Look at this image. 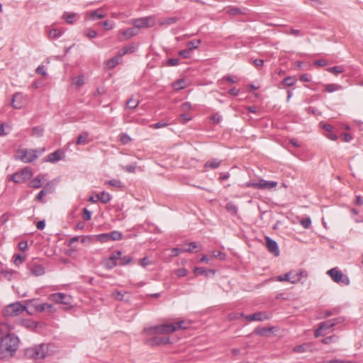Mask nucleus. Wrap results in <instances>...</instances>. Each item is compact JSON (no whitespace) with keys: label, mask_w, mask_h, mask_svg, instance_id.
<instances>
[{"label":"nucleus","mask_w":363,"mask_h":363,"mask_svg":"<svg viewBox=\"0 0 363 363\" xmlns=\"http://www.w3.org/2000/svg\"><path fill=\"white\" fill-rule=\"evenodd\" d=\"M335 326V323L332 320H328L324 322H322L319 324L318 328L315 330L314 335L315 337L319 336L324 335L322 332L326 329H329Z\"/></svg>","instance_id":"ddd939ff"},{"label":"nucleus","mask_w":363,"mask_h":363,"mask_svg":"<svg viewBox=\"0 0 363 363\" xmlns=\"http://www.w3.org/2000/svg\"><path fill=\"white\" fill-rule=\"evenodd\" d=\"M149 335H165L163 325L154 326L145 330Z\"/></svg>","instance_id":"6ab92c4d"},{"label":"nucleus","mask_w":363,"mask_h":363,"mask_svg":"<svg viewBox=\"0 0 363 363\" xmlns=\"http://www.w3.org/2000/svg\"><path fill=\"white\" fill-rule=\"evenodd\" d=\"M87 15L91 20L102 18L105 16V15L104 14L103 11L101 9H96L95 11H91L88 13Z\"/></svg>","instance_id":"b1692460"},{"label":"nucleus","mask_w":363,"mask_h":363,"mask_svg":"<svg viewBox=\"0 0 363 363\" xmlns=\"http://www.w3.org/2000/svg\"><path fill=\"white\" fill-rule=\"evenodd\" d=\"M62 33L57 30V29H52L50 30L49 35L50 37L54 38H58L62 35Z\"/></svg>","instance_id":"5fc2aeb1"},{"label":"nucleus","mask_w":363,"mask_h":363,"mask_svg":"<svg viewBox=\"0 0 363 363\" xmlns=\"http://www.w3.org/2000/svg\"><path fill=\"white\" fill-rule=\"evenodd\" d=\"M82 218L84 220H89L91 218V212L86 208L83 209Z\"/></svg>","instance_id":"e2e57ef3"},{"label":"nucleus","mask_w":363,"mask_h":363,"mask_svg":"<svg viewBox=\"0 0 363 363\" xmlns=\"http://www.w3.org/2000/svg\"><path fill=\"white\" fill-rule=\"evenodd\" d=\"M139 104V101L134 100L133 98H130L128 100L126 103V108L129 109H135Z\"/></svg>","instance_id":"49530a36"},{"label":"nucleus","mask_w":363,"mask_h":363,"mask_svg":"<svg viewBox=\"0 0 363 363\" xmlns=\"http://www.w3.org/2000/svg\"><path fill=\"white\" fill-rule=\"evenodd\" d=\"M179 55L181 56L182 57L184 58V59H186V58H189L191 55V52L186 48V49L184 50H180L179 52H178Z\"/></svg>","instance_id":"603ef678"},{"label":"nucleus","mask_w":363,"mask_h":363,"mask_svg":"<svg viewBox=\"0 0 363 363\" xmlns=\"http://www.w3.org/2000/svg\"><path fill=\"white\" fill-rule=\"evenodd\" d=\"M342 89L340 84H328L325 85V91L331 93L335 91H338Z\"/></svg>","instance_id":"bb28decb"},{"label":"nucleus","mask_w":363,"mask_h":363,"mask_svg":"<svg viewBox=\"0 0 363 363\" xmlns=\"http://www.w3.org/2000/svg\"><path fill=\"white\" fill-rule=\"evenodd\" d=\"M308 277V273L304 269H299L298 272H294L293 274L291 276V283L297 284L301 281L302 278H306Z\"/></svg>","instance_id":"f3484780"},{"label":"nucleus","mask_w":363,"mask_h":363,"mask_svg":"<svg viewBox=\"0 0 363 363\" xmlns=\"http://www.w3.org/2000/svg\"><path fill=\"white\" fill-rule=\"evenodd\" d=\"M184 323H185L184 320H180L179 322L174 323L164 324L163 327H164L165 335L172 333L179 329L187 328L186 325H184Z\"/></svg>","instance_id":"f8f14e48"},{"label":"nucleus","mask_w":363,"mask_h":363,"mask_svg":"<svg viewBox=\"0 0 363 363\" xmlns=\"http://www.w3.org/2000/svg\"><path fill=\"white\" fill-rule=\"evenodd\" d=\"M222 119V117L218 113H214L211 117V121L213 123H216V124H218L220 122Z\"/></svg>","instance_id":"13d9d810"},{"label":"nucleus","mask_w":363,"mask_h":363,"mask_svg":"<svg viewBox=\"0 0 363 363\" xmlns=\"http://www.w3.org/2000/svg\"><path fill=\"white\" fill-rule=\"evenodd\" d=\"M175 274L179 277H183L187 275V270L185 268H179L175 271Z\"/></svg>","instance_id":"0e129e2a"},{"label":"nucleus","mask_w":363,"mask_h":363,"mask_svg":"<svg viewBox=\"0 0 363 363\" xmlns=\"http://www.w3.org/2000/svg\"><path fill=\"white\" fill-rule=\"evenodd\" d=\"M177 18L171 17L168 18L160 23L161 25H171L175 23L177 21Z\"/></svg>","instance_id":"6e6d98bb"},{"label":"nucleus","mask_w":363,"mask_h":363,"mask_svg":"<svg viewBox=\"0 0 363 363\" xmlns=\"http://www.w3.org/2000/svg\"><path fill=\"white\" fill-rule=\"evenodd\" d=\"M29 186L33 189L40 188L42 186L40 176H38L35 178H34L32 181H30Z\"/></svg>","instance_id":"473e14b6"},{"label":"nucleus","mask_w":363,"mask_h":363,"mask_svg":"<svg viewBox=\"0 0 363 363\" xmlns=\"http://www.w3.org/2000/svg\"><path fill=\"white\" fill-rule=\"evenodd\" d=\"M191 119V116L187 113H184L180 115L181 123H185Z\"/></svg>","instance_id":"680f3d73"},{"label":"nucleus","mask_w":363,"mask_h":363,"mask_svg":"<svg viewBox=\"0 0 363 363\" xmlns=\"http://www.w3.org/2000/svg\"><path fill=\"white\" fill-rule=\"evenodd\" d=\"M186 82L184 79H179L173 84L174 90H180L186 87Z\"/></svg>","instance_id":"ea45409f"},{"label":"nucleus","mask_w":363,"mask_h":363,"mask_svg":"<svg viewBox=\"0 0 363 363\" xmlns=\"http://www.w3.org/2000/svg\"><path fill=\"white\" fill-rule=\"evenodd\" d=\"M123 169L129 173H134L136 169V164H132L126 166H123Z\"/></svg>","instance_id":"4d7b16f0"},{"label":"nucleus","mask_w":363,"mask_h":363,"mask_svg":"<svg viewBox=\"0 0 363 363\" xmlns=\"http://www.w3.org/2000/svg\"><path fill=\"white\" fill-rule=\"evenodd\" d=\"M266 246H267L268 250L271 253H273L275 256H279V250L278 245L276 241L269 238V237H267Z\"/></svg>","instance_id":"dca6fc26"},{"label":"nucleus","mask_w":363,"mask_h":363,"mask_svg":"<svg viewBox=\"0 0 363 363\" xmlns=\"http://www.w3.org/2000/svg\"><path fill=\"white\" fill-rule=\"evenodd\" d=\"M135 48L134 45H130V46H125L123 48V52L122 54L119 55V57H123L124 55L127 53H132L135 51Z\"/></svg>","instance_id":"09e8293b"},{"label":"nucleus","mask_w":363,"mask_h":363,"mask_svg":"<svg viewBox=\"0 0 363 363\" xmlns=\"http://www.w3.org/2000/svg\"><path fill=\"white\" fill-rule=\"evenodd\" d=\"M328 71L330 73L337 75L338 74L342 73L344 72V68L342 66H334L328 68Z\"/></svg>","instance_id":"c03bdc74"},{"label":"nucleus","mask_w":363,"mask_h":363,"mask_svg":"<svg viewBox=\"0 0 363 363\" xmlns=\"http://www.w3.org/2000/svg\"><path fill=\"white\" fill-rule=\"evenodd\" d=\"M122 255V252L120 250L115 251L113 254L107 259L104 260V264L107 269H111L114 267L118 265V259Z\"/></svg>","instance_id":"9d476101"},{"label":"nucleus","mask_w":363,"mask_h":363,"mask_svg":"<svg viewBox=\"0 0 363 363\" xmlns=\"http://www.w3.org/2000/svg\"><path fill=\"white\" fill-rule=\"evenodd\" d=\"M310 349V345L308 343H304L300 345H297L293 348V351L296 353H303L306 352Z\"/></svg>","instance_id":"c85d7f7f"},{"label":"nucleus","mask_w":363,"mask_h":363,"mask_svg":"<svg viewBox=\"0 0 363 363\" xmlns=\"http://www.w3.org/2000/svg\"><path fill=\"white\" fill-rule=\"evenodd\" d=\"M119 139L123 145H126L131 141L130 137L127 133H122L120 134Z\"/></svg>","instance_id":"de8ad7c7"},{"label":"nucleus","mask_w":363,"mask_h":363,"mask_svg":"<svg viewBox=\"0 0 363 363\" xmlns=\"http://www.w3.org/2000/svg\"><path fill=\"white\" fill-rule=\"evenodd\" d=\"M45 148L43 147L39 151L38 150L23 149L17 152V159L25 163H30L35 160L38 157V152L42 154L45 152Z\"/></svg>","instance_id":"7ed1b4c3"},{"label":"nucleus","mask_w":363,"mask_h":363,"mask_svg":"<svg viewBox=\"0 0 363 363\" xmlns=\"http://www.w3.org/2000/svg\"><path fill=\"white\" fill-rule=\"evenodd\" d=\"M23 99V96L19 93H16L13 94L12 98L11 106L14 108H21L22 107L21 99Z\"/></svg>","instance_id":"412c9836"},{"label":"nucleus","mask_w":363,"mask_h":363,"mask_svg":"<svg viewBox=\"0 0 363 363\" xmlns=\"http://www.w3.org/2000/svg\"><path fill=\"white\" fill-rule=\"evenodd\" d=\"M62 18L67 23L72 24L79 18V15L74 12H72V13L65 12L62 15Z\"/></svg>","instance_id":"aec40b11"},{"label":"nucleus","mask_w":363,"mask_h":363,"mask_svg":"<svg viewBox=\"0 0 363 363\" xmlns=\"http://www.w3.org/2000/svg\"><path fill=\"white\" fill-rule=\"evenodd\" d=\"M169 338L167 336L155 335L152 339L147 340L150 345H166L169 342Z\"/></svg>","instance_id":"4468645a"},{"label":"nucleus","mask_w":363,"mask_h":363,"mask_svg":"<svg viewBox=\"0 0 363 363\" xmlns=\"http://www.w3.org/2000/svg\"><path fill=\"white\" fill-rule=\"evenodd\" d=\"M20 343L14 334L7 333L0 340V359L11 358L16 354Z\"/></svg>","instance_id":"f257e3e1"},{"label":"nucleus","mask_w":363,"mask_h":363,"mask_svg":"<svg viewBox=\"0 0 363 363\" xmlns=\"http://www.w3.org/2000/svg\"><path fill=\"white\" fill-rule=\"evenodd\" d=\"M111 196L110 194H108L106 191L101 192V194L99 195V200L103 203H108L111 201Z\"/></svg>","instance_id":"a19ab883"},{"label":"nucleus","mask_w":363,"mask_h":363,"mask_svg":"<svg viewBox=\"0 0 363 363\" xmlns=\"http://www.w3.org/2000/svg\"><path fill=\"white\" fill-rule=\"evenodd\" d=\"M240 315L244 317L248 321H262L264 320H269L272 315L266 312H257L250 315H244L241 313Z\"/></svg>","instance_id":"9b49d317"},{"label":"nucleus","mask_w":363,"mask_h":363,"mask_svg":"<svg viewBox=\"0 0 363 363\" xmlns=\"http://www.w3.org/2000/svg\"><path fill=\"white\" fill-rule=\"evenodd\" d=\"M72 83L77 86H81L84 84L83 76H78L72 79Z\"/></svg>","instance_id":"8fccbe9b"},{"label":"nucleus","mask_w":363,"mask_h":363,"mask_svg":"<svg viewBox=\"0 0 363 363\" xmlns=\"http://www.w3.org/2000/svg\"><path fill=\"white\" fill-rule=\"evenodd\" d=\"M33 175L32 169L30 167H25L10 176V180L16 184H22L29 180Z\"/></svg>","instance_id":"39448f33"},{"label":"nucleus","mask_w":363,"mask_h":363,"mask_svg":"<svg viewBox=\"0 0 363 363\" xmlns=\"http://www.w3.org/2000/svg\"><path fill=\"white\" fill-rule=\"evenodd\" d=\"M13 257L14 259L13 262L16 266L22 264L26 259V256L20 254H15Z\"/></svg>","instance_id":"79ce46f5"},{"label":"nucleus","mask_w":363,"mask_h":363,"mask_svg":"<svg viewBox=\"0 0 363 363\" xmlns=\"http://www.w3.org/2000/svg\"><path fill=\"white\" fill-rule=\"evenodd\" d=\"M277 182L274 181H267L260 179L258 182H248L244 184L245 187H252L257 189H271L277 187Z\"/></svg>","instance_id":"6e6552de"},{"label":"nucleus","mask_w":363,"mask_h":363,"mask_svg":"<svg viewBox=\"0 0 363 363\" xmlns=\"http://www.w3.org/2000/svg\"><path fill=\"white\" fill-rule=\"evenodd\" d=\"M226 210L233 215H236L238 213V208L233 202H229L226 204Z\"/></svg>","instance_id":"a18cd8bd"},{"label":"nucleus","mask_w":363,"mask_h":363,"mask_svg":"<svg viewBox=\"0 0 363 363\" xmlns=\"http://www.w3.org/2000/svg\"><path fill=\"white\" fill-rule=\"evenodd\" d=\"M220 164H221V160L214 158V159L207 161L204 164V167L205 168H211V169H216L220 165Z\"/></svg>","instance_id":"5701e85b"},{"label":"nucleus","mask_w":363,"mask_h":363,"mask_svg":"<svg viewBox=\"0 0 363 363\" xmlns=\"http://www.w3.org/2000/svg\"><path fill=\"white\" fill-rule=\"evenodd\" d=\"M194 272L196 275H205L206 277H208L209 274H214L216 273L213 269H206L203 267H195Z\"/></svg>","instance_id":"4be33fe9"},{"label":"nucleus","mask_w":363,"mask_h":363,"mask_svg":"<svg viewBox=\"0 0 363 363\" xmlns=\"http://www.w3.org/2000/svg\"><path fill=\"white\" fill-rule=\"evenodd\" d=\"M52 190L50 188L45 187L43 189H42L36 196L35 199L40 202L44 203L43 198L48 194L51 193Z\"/></svg>","instance_id":"cd10ccee"},{"label":"nucleus","mask_w":363,"mask_h":363,"mask_svg":"<svg viewBox=\"0 0 363 363\" xmlns=\"http://www.w3.org/2000/svg\"><path fill=\"white\" fill-rule=\"evenodd\" d=\"M191 109V104L190 102H185L181 105V110L184 113H187Z\"/></svg>","instance_id":"bf43d9fd"},{"label":"nucleus","mask_w":363,"mask_h":363,"mask_svg":"<svg viewBox=\"0 0 363 363\" xmlns=\"http://www.w3.org/2000/svg\"><path fill=\"white\" fill-rule=\"evenodd\" d=\"M109 234V238H110V240H113V241H118V240H122L123 238V234L119 232V231H113Z\"/></svg>","instance_id":"c9c22d12"},{"label":"nucleus","mask_w":363,"mask_h":363,"mask_svg":"<svg viewBox=\"0 0 363 363\" xmlns=\"http://www.w3.org/2000/svg\"><path fill=\"white\" fill-rule=\"evenodd\" d=\"M122 35H124L127 39L130 38L138 34V31L136 30L135 28H130L122 31Z\"/></svg>","instance_id":"a878e982"},{"label":"nucleus","mask_w":363,"mask_h":363,"mask_svg":"<svg viewBox=\"0 0 363 363\" xmlns=\"http://www.w3.org/2000/svg\"><path fill=\"white\" fill-rule=\"evenodd\" d=\"M49 298L57 303H62L65 306L64 309L72 308L71 297L64 293H55L50 295Z\"/></svg>","instance_id":"1a4fd4ad"},{"label":"nucleus","mask_w":363,"mask_h":363,"mask_svg":"<svg viewBox=\"0 0 363 363\" xmlns=\"http://www.w3.org/2000/svg\"><path fill=\"white\" fill-rule=\"evenodd\" d=\"M85 35L89 38H94L96 37L97 33L94 30L88 29L85 31Z\"/></svg>","instance_id":"338daca9"},{"label":"nucleus","mask_w":363,"mask_h":363,"mask_svg":"<svg viewBox=\"0 0 363 363\" xmlns=\"http://www.w3.org/2000/svg\"><path fill=\"white\" fill-rule=\"evenodd\" d=\"M26 309V306L17 301L5 306L2 310V315L6 318H12L21 314Z\"/></svg>","instance_id":"20e7f679"},{"label":"nucleus","mask_w":363,"mask_h":363,"mask_svg":"<svg viewBox=\"0 0 363 363\" xmlns=\"http://www.w3.org/2000/svg\"><path fill=\"white\" fill-rule=\"evenodd\" d=\"M293 274V271H290L284 274L279 275L278 277V280L280 281H289L291 283V276Z\"/></svg>","instance_id":"37998d69"},{"label":"nucleus","mask_w":363,"mask_h":363,"mask_svg":"<svg viewBox=\"0 0 363 363\" xmlns=\"http://www.w3.org/2000/svg\"><path fill=\"white\" fill-rule=\"evenodd\" d=\"M327 274L335 283H342L345 286H348L350 284L349 277L336 267L329 269L327 272Z\"/></svg>","instance_id":"0eeeda50"},{"label":"nucleus","mask_w":363,"mask_h":363,"mask_svg":"<svg viewBox=\"0 0 363 363\" xmlns=\"http://www.w3.org/2000/svg\"><path fill=\"white\" fill-rule=\"evenodd\" d=\"M273 329H274V328H257L255 330V333L256 334L262 335V336H266L267 335V333L272 332L273 330Z\"/></svg>","instance_id":"58836bf2"},{"label":"nucleus","mask_w":363,"mask_h":363,"mask_svg":"<svg viewBox=\"0 0 363 363\" xmlns=\"http://www.w3.org/2000/svg\"><path fill=\"white\" fill-rule=\"evenodd\" d=\"M121 58V57H119V55H117L116 57L111 58L106 62V66L108 69L114 68L120 63Z\"/></svg>","instance_id":"393cba45"},{"label":"nucleus","mask_w":363,"mask_h":363,"mask_svg":"<svg viewBox=\"0 0 363 363\" xmlns=\"http://www.w3.org/2000/svg\"><path fill=\"white\" fill-rule=\"evenodd\" d=\"M130 23L134 26L136 29L140 28H149L155 25V19L153 16H150L147 17L132 19Z\"/></svg>","instance_id":"423d86ee"},{"label":"nucleus","mask_w":363,"mask_h":363,"mask_svg":"<svg viewBox=\"0 0 363 363\" xmlns=\"http://www.w3.org/2000/svg\"><path fill=\"white\" fill-rule=\"evenodd\" d=\"M213 256L216 258H218L220 260H224L226 257L225 254L221 252L220 251H215L213 253Z\"/></svg>","instance_id":"69168bd1"},{"label":"nucleus","mask_w":363,"mask_h":363,"mask_svg":"<svg viewBox=\"0 0 363 363\" xmlns=\"http://www.w3.org/2000/svg\"><path fill=\"white\" fill-rule=\"evenodd\" d=\"M35 308L38 311L42 312V311H51L52 309V306L50 303H43L40 304H38L35 306Z\"/></svg>","instance_id":"7c9ffc66"},{"label":"nucleus","mask_w":363,"mask_h":363,"mask_svg":"<svg viewBox=\"0 0 363 363\" xmlns=\"http://www.w3.org/2000/svg\"><path fill=\"white\" fill-rule=\"evenodd\" d=\"M28 269L34 276L38 277L44 274L45 273V269L44 267L40 264H31L28 265Z\"/></svg>","instance_id":"a211bd4d"},{"label":"nucleus","mask_w":363,"mask_h":363,"mask_svg":"<svg viewBox=\"0 0 363 363\" xmlns=\"http://www.w3.org/2000/svg\"><path fill=\"white\" fill-rule=\"evenodd\" d=\"M197 247L195 242H191L187 243L185 246L182 247V252H192L194 249Z\"/></svg>","instance_id":"72a5a7b5"},{"label":"nucleus","mask_w":363,"mask_h":363,"mask_svg":"<svg viewBox=\"0 0 363 363\" xmlns=\"http://www.w3.org/2000/svg\"><path fill=\"white\" fill-rule=\"evenodd\" d=\"M35 72L37 74H41L43 76H45L47 74L46 72H45V66L44 65H39L36 69H35Z\"/></svg>","instance_id":"774afa93"},{"label":"nucleus","mask_w":363,"mask_h":363,"mask_svg":"<svg viewBox=\"0 0 363 363\" xmlns=\"http://www.w3.org/2000/svg\"><path fill=\"white\" fill-rule=\"evenodd\" d=\"M43 128L40 126H36L32 129V135L38 137H40L43 133Z\"/></svg>","instance_id":"3c124183"},{"label":"nucleus","mask_w":363,"mask_h":363,"mask_svg":"<svg viewBox=\"0 0 363 363\" xmlns=\"http://www.w3.org/2000/svg\"><path fill=\"white\" fill-rule=\"evenodd\" d=\"M201 43V40L198 39L195 40L189 41L186 44L187 48L192 52V50L199 48Z\"/></svg>","instance_id":"2f4dec72"},{"label":"nucleus","mask_w":363,"mask_h":363,"mask_svg":"<svg viewBox=\"0 0 363 363\" xmlns=\"http://www.w3.org/2000/svg\"><path fill=\"white\" fill-rule=\"evenodd\" d=\"M132 257L127 255L124 257H120V258L118 259V265H126L130 264L132 262Z\"/></svg>","instance_id":"e433bc0d"},{"label":"nucleus","mask_w":363,"mask_h":363,"mask_svg":"<svg viewBox=\"0 0 363 363\" xmlns=\"http://www.w3.org/2000/svg\"><path fill=\"white\" fill-rule=\"evenodd\" d=\"M89 133L87 132H83L81 133L77 140V145H85L88 143Z\"/></svg>","instance_id":"c756f323"},{"label":"nucleus","mask_w":363,"mask_h":363,"mask_svg":"<svg viewBox=\"0 0 363 363\" xmlns=\"http://www.w3.org/2000/svg\"><path fill=\"white\" fill-rule=\"evenodd\" d=\"M107 184L111 186L121 188L123 186L122 183L118 179H111L107 182Z\"/></svg>","instance_id":"864d4df0"},{"label":"nucleus","mask_w":363,"mask_h":363,"mask_svg":"<svg viewBox=\"0 0 363 363\" xmlns=\"http://www.w3.org/2000/svg\"><path fill=\"white\" fill-rule=\"evenodd\" d=\"M96 239L97 241L104 243L110 241L109 234L108 233H101L96 235Z\"/></svg>","instance_id":"4c0bfd02"},{"label":"nucleus","mask_w":363,"mask_h":363,"mask_svg":"<svg viewBox=\"0 0 363 363\" xmlns=\"http://www.w3.org/2000/svg\"><path fill=\"white\" fill-rule=\"evenodd\" d=\"M296 82V79L294 77H287L282 80L281 84L286 86H292Z\"/></svg>","instance_id":"f704fd0d"},{"label":"nucleus","mask_w":363,"mask_h":363,"mask_svg":"<svg viewBox=\"0 0 363 363\" xmlns=\"http://www.w3.org/2000/svg\"><path fill=\"white\" fill-rule=\"evenodd\" d=\"M64 156V152L61 150H57L54 152L49 154L45 160L46 162L51 163H55L62 159Z\"/></svg>","instance_id":"2eb2a0df"},{"label":"nucleus","mask_w":363,"mask_h":363,"mask_svg":"<svg viewBox=\"0 0 363 363\" xmlns=\"http://www.w3.org/2000/svg\"><path fill=\"white\" fill-rule=\"evenodd\" d=\"M24 354L26 358L35 361H42L48 355V345L40 344L25 350Z\"/></svg>","instance_id":"f03ea898"},{"label":"nucleus","mask_w":363,"mask_h":363,"mask_svg":"<svg viewBox=\"0 0 363 363\" xmlns=\"http://www.w3.org/2000/svg\"><path fill=\"white\" fill-rule=\"evenodd\" d=\"M228 13L231 15H239V14H243L244 13L242 11V10L239 8L233 7L230 9L228 11Z\"/></svg>","instance_id":"052dcab7"}]
</instances>
